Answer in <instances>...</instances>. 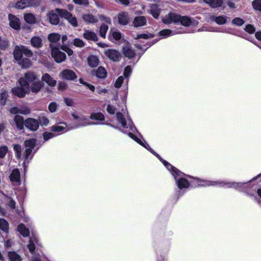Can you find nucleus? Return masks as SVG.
Here are the masks:
<instances>
[{
	"instance_id": "nucleus-54",
	"label": "nucleus",
	"mask_w": 261,
	"mask_h": 261,
	"mask_svg": "<svg viewBox=\"0 0 261 261\" xmlns=\"http://www.w3.org/2000/svg\"><path fill=\"white\" fill-rule=\"evenodd\" d=\"M245 31L249 34H253L255 31V29L252 24H247L245 28Z\"/></svg>"
},
{
	"instance_id": "nucleus-45",
	"label": "nucleus",
	"mask_w": 261,
	"mask_h": 261,
	"mask_svg": "<svg viewBox=\"0 0 261 261\" xmlns=\"http://www.w3.org/2000/svg\"><path fill=\"white\" fill-rule=\"evenodd\" d=\"M60 35L57 33H52L48 35V39L50 42H56L59 40Z\"/></svg>"
},
{
	"instance_id": "nucleus-29",
	"label": "nucleus",
	"mask_w": 261,
	"mask_h": 261,
	"mask_svg": "<svg viewBox=\"0 0 261 261\" xmlns=\"http://www.w3.org/2000/svg\"><path fill=\"white\" fill-rule=\"evenodd\" d=\"M82 18L85 22L89 23H94L98 21V19L90 14H84Z\"/></svg>"
},
{
	"instance_id": "nucleus-33",
	"label": "nucleus",
	"mask_w": 261,
	"mask_h": 261,
	"mask_svg": "<svg viewBox=\"0 0 261 261\" xmlns=\"http://www.w3.org/2000/svg\"><path fill=\"white\" fill-rule=\"evenodd\" d=\"M14 121L17 128L20 130L22 129L24 125L23 117L18 115H16L14 117Z\"/></svg>"
},
{
	"instance_id": "nucleus-57",
	"label": "nucleus",
	"mask_w": 261,
	"mask_h": 261,
	"mask_svg": "<svg viewBox=\"0 0 261 261\" xmlns=\"http://www.w3.org/2000/svg\"><path fill=\"white\" fill-rule=\"evenodd\" d=\"M124 81V77L123 76H120L116 80L115 83V87L117 88H119L121 87L122 83Z\"/></svg>"
},
{
	"instance_id": "nucleus-5",
	"label": "nucleus",
	"mask_w": 261,
	"mask_h": 261,
	"mask_svg": "<svg viewBox=\"0 0 261 261\" xmlns=\"http://www.w3.org/2000/svg\"><path fill=\"white\" fill-rule=\"evenodd\" d=\"M73 119L75 120V124L70 127L71 129L76 128L78 127L86 126L92 125H99V122H91L85 116L80 113L72 112L71 114Z\"/></svg>"
},
{
	"instance_id": "nucleus-25",
	"label": "nucleus",
	"mask_w": 261,
	"mask_h": 261,
	"mask_svg": "<svg viewBox=\"0 0 261 261\" xmlns=\"http://www.w3.org/2000/svg\"><path fill=\"white\" fill-rule=\"evenodd\" d=\"M118 22L122 25H126L128 23L129 17L128 13L125 12L120 13L118 16Z\"/></svg>"
},
{
	"instance_id": "nucleus-28",
	"label": "nucleus",
	"mask_w": 261,
	"mask_h": 261,
	"mask_svg": "<svg viewBox=\"0 0 261 261\" xmlns=\"http://www.w3.org/2000/svg\"><path fill=\"white\" fill-rule=\"evenodd\" d=\"M203 2L208 4L211 7L215 8L222 6L223 0H203Z\"/></svg>"
},
{
	"instance_id": "nucleus-42",
	"label": "nucleus",
	"mask_w": 261,
	"mask_h": 261,
	"mask_svg": "<svg viewBox=\"0 0 261 261\" xmlns=\"http://www.w3.org/2000/svg\"><path fill=\"white\" fill-rule=\"evenodd\" d=\"M28 0H20L16 4L15 7L18 9H23L27 7H29Z\"/></svg>"
},
{
	"instance_id": "nucleus-37",
	"label": "nucleus",
	"mask_w": 261,
	"mask_h": 261,
	"mask_svg": "<svg viewBox=\"0 0 261 261\" xmlns=\"http://www.w3.org/2000/svg\"><path fill=\"white\" fill-rule=\"evenodd\" d=\"M67 127L65 123L62 122L59 124L52 126L51 127V130L54 132H60L66 129Z\"/></svg>"
},
{
	"instance_id": "nucleus-20",
	"label": "nucleus",
	"mask_w": 261,
	"mask_h": 261,
	"mask_svg": "<svg viewBox=\"0 0 261 261\" xmlns=\"http://www.w3.org/2000/svg\"><path fill=\"white\" fill-rule=\"evenodd\" d=\"M147 20L144 16H139L135 17L133 23L135 27L144 26L146 24Z\"/></svg>"
},
{
	"instance_id": "nucleus-26",
	"label": "nucleus",
	"mask_w": 261,
	"mask_h": 261,
	"mask_svg": "<svg viewBox=\"0 0 261 261\" xmlns=\"http://www.w3.org/2000/svg\"><path fill=\"white\" fill-rule=\"evenodd\" d=\"M38 238L36 236H33L30 239L29 243L28 245V248L32 254H34L35 246L36 245L38 244Z\"/></svg>"
},
{
	"instance_id": "nucleus-46",
	"label": "nucleus",
	"mask_w": 261,
	"mask_h": 261,
	"mask_svg": "<svg viewBox=\"0 0 261 261\" xmlns=\"http://www.w3.org/2000/svg\"><path fill=\"white\" fill-rule=\"evenodd\" d=\"M13 149L15 152L16 156L18 159H20L21 156V147L19 144H15L13 145Z\"/></svg>"
},
{
	"instance_id": "nucleus-22",
	"label": "nucleus",
	"mask_w": 261,
	"mask_h": 261,
	"mask_svg": "<svg viewBox=\"0 0 261 261\" xmlns=\"http://www.w3.org/2000/svg\"><path fill=\"white\" fill-rule=\"evenodd\" d=\"M42 80L50 87H54L57 84V81L48 73H45L42 75Z\"/></svg>"
},
{
	"instance_id": "nucleus-44",
	"label": "nucleus",
	"mask_w": 261,
	"mask_h": 261,
	"mask_svg": "<svg viewBox=\"0 0 261 261\" xmlns=\"http://www.w3.org/2000/svg\"><path fill=\"white\" fill-rule=\"evenodd\" d=\"M108 25L105 24H102L100 27L99 34L100 36L105 38L106 37V33L108 30Z\"/></svg>"
},
{
	"instance_id": "nucleus-48",
	"label": "nucleus",
	"mask_w": 261,
	"mask_h": 261,
	"mask_svg": "<svg viewBox=\"0 0 261 261\" xmlns=\"http://www.w3.org/2000/svg\"><path fill=\"white\" fill-rule=\"evenodd\" d=\"M231 22L233 25L240 27L244 24L245 21L240 17H236L232 19Z\"/></svg>"
},
{
	"instance_id": "nucleus-3",
	"label": "nucleus",
	"mask_w": 261,
	"mask_h": 261,
	"mask_svg": "<svg viewBox=\"0 0 261 261\" xmlns=\"http://www.w3.org/2000/svg\"><path fill=\"white\" fill-rule=\"evenodd\" d=\"M19 84L23 85L29 93L31 91L34 93H38L43 86L39 80V76L34 72L25 73L23 77L19 79Z\"/></svg>"
},
{
	"instance_id": "nucleus-34",
	"label": "nucleus",
	"mask_w": 261,
	"mask_h": 261,
	"mask_svg": "<svg viewBox=\"0 0 261 261\" xmlns=\"http://www.w3.org/2000/svg\"><path fill=\"white\" fill-rule=\"evenodd\" d=\"M99 59L97 57L91 55L88 58V64L91 67H95L98 65Z\"/></svg>"
},
{
	"instance_id": "nucleus-15",
	"label": "nucleus",
	"mask_w": 261,
	"mask_h": 261,
	"mask_svg": "<svg viewBox=\"0 0 261 261\" xmlns=\"http://www.w3.org/2000/svg\"><path fill=\"white\" fill-rule=\"evenodd\" d=\"M9 24L11 27L16 30L20 29V22L19 19L12 14L9 15Z\"/></svg>"
},
{
	"instance_id": "nucleus-19",
	"label": "nucleus",
	"mask_w": 261,
	"mask_h": 261,
	"mask_svg": "<svg viewBox=\"0 0 261 261\" xmlns=\"http://www.w3.org/2000/svg\"><path fill=\"white\" fill-rule=\"evenodd\" d=\"M123 53L125 57L132 59L135 57V52L129 44H126L123 47Z\"/></svg>"
},
{
	"instance_id": "nucleus-38",
	"label": "nucleus",
	"mask_w": 261,
	"mask_h": 261,
	"mask_svg": "<svg viewBox=\"0 0 261 261\" xmlns=\"http://www.w3.org/2000/svg\"><path fill=\"white\" fill-rule=\"evenodd\" d=\"M8 255L10 261H21V257L16 252H9Z\"/></svg>"
},
{
	"instance_id": "nucleus-52",
	"label": "nucleus",
	"mask_w": 261,
	"mask_h": 261,
	"mask_svg": "<svg viewBox=\"0 0 261 261\" xmlns=\"http://www.w3.org/2000/svg\"><path fill=\"white\" fill-rule=\"evenodd\" d=\"M43 139L44 141H47L55 137L54 134L51 132H44L43 134Z\"/></svg>"
},
{
	"instance_id": "nucleus-14",
	"label": "nucleus",
	"mask_w": 261,
	"mask_h": 261,
	"mask_svg": "<svg viewBox=\"0 0 261 261\" xmlns=\"http://www.w3.org/2000/svg\"><path fill=\"white\" fill-rule=\"evenodd\" d=\"M60 77L64 80L73 81L77 78L76 74L72 70L65 69L61 72Z\"/></svg>"
},
{
	"instance_id": "nucleus-13",
	"label": "nucleus",
	"mask_w": 261,
	"mask_h": 261,
	"mask_svg": "<svg viewBox=\"0 0 261 261\" xmlns=\"http://www.w3.org/2000/svg\"><path fill=\"white\" fill-rule=\"evenodd\" d=\"M178 22H179L181 25L186 27H189L191 25L196 26L198 23V21L195 20L193 19H191V18L186 16H181L180 15Z\"/></svg>"
},
{
	"instance_id": "nucleus-35",
	"label": "nucleus",
	"mask_w": 261,
	"mask_h": 261,
	"mask_svg": "<svg viewBox=\"0 0 261 261\" xmlns=\"http://www.w3.org/2000/svg\"><path fill=\"white\" fill-rule=\"evenodd\" d=\"M24 19L27 23L30 24H35L37 22L35 16L30 13L24 14Z\"/></svg>"
},
{
	"instance_id": "nucleus-50",
	"label": "nucleus",
	"mask_w": 261,
	"mask_h": 261,
	"mask_svg": "<svg viewBox=\"0 0 261 261\" xmlns=\"http://www.w3.org/2000/svg\"><path fill=\"white\" fill-rule=\"evenodd\" d=\"M8 97V94L6 91H3L0 94V102L3 105H4L6 102Z\"/></svg>"
},
{
	"instance_id": "nucleus-10",
	"label": "nucleus",
	"mask_w": 261,
	"mask_h": 261,
	"mask_svg": "<svg viewBox=\"0 0 261 261\" xmlns=\"http://www.w3.org/2000/svg\"><path fill=\"white\" fill-rule=\"evenodd\" d=\"M51 55L57 63H61L66 59L65 54L61 51L57 47H53L52 48Z\"/></svg>"
},
{
	"instance_id": "nucleus-55",
	"label": "nucleus",
	"mask_w": 261,
	"mask_h": 261,
	"mask_svg": "<svg viewBox=\"0 0 261 261\" xmlns=\"http://www.w3.org/2000/svg\"><path fill=\"white\" fill-rule=\"evenodd\" d=\"M39 122L42 126H47L49 124V121L45 117H41L39 118Z\"/></svg>"
},
{
	"instance_id": "nucleus-49",
	"label": "nucleus",
	"mask_w": 261,
	"mask_h": 261,
	"mask_svg": "<svg viewBox=\"0 0 261 261\" xmlns=\"http://www.w3.org/2000/svg\"><path fill=\"white\" fill-rule=\"evenodd\" d=\"M252 4L254 9L261 12V0H254Z\"/></svg>"
},
{
	"instance_id": "nucleus-30",
	"label": "nucleus",
	"mask_w": 261,
	"mask_h": 261,
	"mask_svg": "<svg viewBox=\"0 0 261 261\" xmlns=\"http://www.w3.org/2000/svg\"><path fill=\"white\" fill-rule=\"evenodd\" d=\"M227 18V17L225 15H221L219 16H213L211 17V19L219 25H222L226 23Z\"/></svg>"
},
{
	"instance_id": "nucleus-51",
	"label": "nucleus",
	"mask_w": 261,
	"mask_h": 261,
	"mask_svg": "<svg viewBox=\"0 0 261 261\" xmlns=\"http://www.w3.org/2000/svg\"><path fill=\"white\" fill-rule=\"evenodd\" d=\"M132 70L131 69L130 66H127L124 69V72H123V76L125 79H127V81H128V79L130 75L132 73Z\"/></svg>"
},
{
	"instance_id": "nucleus-18",
	"label": "nucleus",
	"mask_w": 261,
	"mask_h": 261,
	"mask_svg": "<svg viewBox=\"0 0 261 261\" xmlns=\"http://www.w3.org/2000/svg\"><path fill=\"white\" fill-rule=\"evenodd\" d=\"M179 33H181V32L176 30L172 31L169 29H164L160 31L159 34L163 38H165Z\"/></svg>"
},
{
	"instance_id": "nucleus-64",
	"label": "nucleus",
	"mask_w": 261,
	"mask_h": 261,
	"mask_svg": "<svg viewBox=\"0 0 261 261\" xmlns=\"http://www.w3.org/2000/svg\"><path fill=\"white\" fill-rule=\"evenodd\" d=\"M149 37V35L146 34H139L136 37V39H147Z\"/></svg>"
},
{
	"instance_id": "nucleus-1",
	"label": "nucleus",
	"mask_w": 261,
	"mask_h": 261,
	"mask_svg": "<svg viewBox=\"0 0 261 261\" xmlns=\"http://www.w3.org/2000/svg\"><path fill=\"white\" fill-rule=\"evenodd\" d=\"M107 110L110 114L116 113V120L121 124V127L123 129V132L124 133L127 134L130 138L143 146L150 152H153V150L144 140L142 138L141 135L138 132L125 108H122L121 112H120L115 106L108 105Z\"/></svg>"
},
{
	"instance_id": "nucleus-17",
	"label": "nucleus",
	"mask_w": 261,
	"mask_h": 261,
	"mask_svg": "<svg viewBox=\"0 0 261 261\" xmlns=\"http://www.w3.org/2000/svg\"><path fill=\"white\" fill-rule=\"evenodd\" d=\"M92 73L99 79H105L107 75L106 70L102 66L99 67L96 70H92Z\"/></svg>"
},
{
	"instance_id": "nucleus-11",
	"label": "nucleus",
	"mask_w": 261,
	"mask_h": 261,
	"mask_svg": "<svg viewBox=\"0 0 261 261\" xmlns=\"http://www.w3.org/2000/svg\"><path fill=\"white\" fill-rule=\"evenodd\" d=\"M105 54L108 58L114 62L119 61L121 58L120 53L115 49H107L105 51Z\"/></svg>"
},
{
	"instance_id": "nucleus-40",
	"label": "nucleus",
	"mask_w": 261,
	"mask_h": 261,
	"mask_svg": "<svg viewBox=\"0 0 261 261\" xmlns=\"http://www.w3.org/2000/svg\"><path fill=\"white\" fill-rule=\"evenodd\" d=\"M31 43L32 46L36 48L40 47L42 46V40L39 37H33L31 40Z\"/></svg>"
},
{
	"instance_id": "nucleus-27",
	"label": "nucleus",
	"mask_w": 261,
	"mask_h": 261,
	"mask_svg": "<svg viewBox=\"0 0 261 261\" xmlns=\"http://www.w3.org/2000/svg\"><path fill=\"white\" fill-rule=\"evenodd\" d=\"M152 16L155 19H158L160 15L161 10L156 5H151L150 10L148 11Z\"/></svg>"
},
{
	"instance_id": "nucleus-61",
	"label": "nucleus",
	"mask_w": 261,
	"mask_h": 261,
	"mask_svg": "<svg viewBox=\"0 0 261 261\" xmlns=\"http://www.w3.org/2000/svg\"><path fill=\"white\" fill-rule=\"evenodd\" d=\"M8 199H9V202H8V205L9 206L13 208V209H14L15 208V202L14 200H13L11 197H8Z\"/></svg>"
},
{
	"instance_id": "nucleus-43",
	"label": "nucleus",
	"mask_w": 261,
	"mask_h": 261,
	"mask_svg": "<svg viewBox=\"0 0 261 261\" xmlns=\"http://www.w3.org/2000/svg\"><path fill=\"white\" fill-rule=\"evenodd\" d=\"M110 37H111L110 39L112 41H114V40L118 41L121 38V34L120 33V32H119L117 31H111V36Z\"/></svg>"
},
{
	"instance_id": "nucleus-6",
	"label": "nucleus",
	"mask_w": 261,
	"mask_h": 261,
	"mask_svg": "<svg viewBox=\"0 0 261 261\" xmlns=\"http://www.w3.org/2000/svg\"><path fill=\"white\" fill-rule=\"evenodd\" d=\"M30 57L32 56L33 53L27 47L20 45L16 46L13 51V56L15 60L17 61L22 58V55Z\"/></svg>"
},
{
	"instance_id": "nucleus-2",
	"label": "nucleus",
	"mask_w": 261,
	"mask_h": 261,
	"mask_svg": "<svg viewBox=\"0 0 261 261\" xmlns=\"http://www.w3.org/2000/svg\"><path fill=\"white\" fill-rule=\"evenodd\" d=\"M194 182L195 186H218L220 187L225 188H232L241 192L246 193L248 195H251L247 191V186L246 184L247 182H237L227 181H209L206 180L201 179L198 178H193V181H191Z\"/></svg>"
},
{
	"instance_id": "nucleus-9",
	"label": "nucleus",
	"mask_w": 261,
	"mask_h": 261,
	"mask_svg": "<svg viewBox=\"0 0 261 261\" xmlns=\"http://www.w3.org/2000/svg\"><path fill=\"white\" fill-rule=\"evenodd\" d=\"M180 15L174 12L169 13L162 18V22L166 24L178 23Z\"/></svg>"
},
{
	"instance_id": "nucleus-58",
	"label": "nucleus",
	"mask_w": 261,
	"mask_h": 261,
	"mask_svg": "<svg viewBox=\"0 0 261 261\" xmlns=\"http://www.w3.org/2000/svg\"><path fill=\"white\" fill-rule=\"evenodd\" d=\"M73 2L77 5H84L87 6L89 5L88 0H73Z\"/></svg>"
},
{
	"instance_id": "nucleus-31",
	"label": "nucleus",
	"mask_w": 261,
	"mask_h": 261,
	"mask_svg": "<svg viewBox=\"0 0 261 261\" xmlns=\"http://www.w3.org/2000/svg\"><path fill=\"white\" fill-rule=\"evenodd\" d=\"M10 179L12 182H19L20 181V172L18 169H14L10 175Z\"/></svg>"
},
{
	"instance_id": "nucleus-32",
	"label": "nucleus",
	"mask_w": 261,
	"mask_h": 261,
	"mask_svg": "<svg viewBox=\"0 0 261 261\" xmlns=\"http://www.w3.org/2000/svg\"><path fill=\"white\" fill-rule=\"evenodd\" d=\"M10 112L11 114H16L20 113L24 115L28 114L30 113V110L27 108H18L17 107L12 108Z\"/></svg>"
},
{
	"instance_id": "nucleus-12",
	"label": "nucleus",
	"mask_w": 261,
	"mask_h": 261,
	"mask_svg": "<svg viewBox=\"0 0 261 261\" xmlns=\"http://www.w3.org/2000/svg\"><path fill=\"white\" fill-rule=\"evenodd\" d=\"M24 125L32 131H36L39 127V122L35 119L29 118L24 121Z\"/></svg>"
},
{
	"instance_id": "nucleus-24",
	"label": "nucleus",
	"mask_w": 261,
	"mask_h": 261,
	"mask_svg": "<svg viewBox=\"0 0 261 261\" xmlns=\"http://www.w3.org/2000/svg\"><path fill=\"white\" fill-rule=\"evenodd\" d=\"M89 118L91 120H95V122H98L99 124H103L101 122L105 120V116L101 113H92L90 114Z\"/></svg>"
},
{
	"instance_id": "nucleus-23",
	"label": "nucleus",
	"mask_w": 261,
	"mask_h": 261,
	"mask_svg": "<svg viewBox=\"0 0 261 261\" xmlns=\"http://www.w3.org/2000/svg\"><path fill=\"white\" fill-rule=\"evenodd\" d=\"M83 37L85 39L89 41H96L97 40L96 34L94 32L89 30H85Z\"/></svg>"
},
{
	"instance_id": "nucleus-8",
	"label": "nucleus",
	"mask_w": 261,
	"mask_h": 261,
	"mask_svg": "<svg viewBox=\"0 0 261 261\" xmlns=\"http://www.w3.org/2000/svg\"><path fill=\"white\" fill-rule=\"evenodd\" d=\"M36 144V139H32L24 141L25 145V161L24 164L27 163V160L30 159V155L32 153L34 147ZM31 158H30V159Z\"/></svg>"
},
{
	"instance_id": "nucleus-59",
	"label": "nucleus",
	"mask_w": 261,
	"mask_h": 261,
	"mask_svg": "<svg viewBox=\"0 0 261 261\" xmlns=\"http://www.w3.org/2000/svg\"><path fill=\"white\" fill-rule=\"evenodd\" d=\"M29 7H37L40 4V2L39 0H28Z\"/></svg>"
},
{
	"instance_id": "nucleus-21",
	"label": "nucleus",
	"mask_w": 261,
	"mask_h": 261,
	"mask_svg": "<svg viewBox=\"0 0 261 261\" xmlns=\"http://www.w3.org/2000/svg\"><path fill=\"white\" fill-rule=\"evenodd\" d=\"M59 15L58 13H56L53 11H49L47 13V16L49 18L50 23L54 25H57L59 22V18L58 16Z\"/></svg>"
},
{
	"instance_id": "nucleus-53",
	"label": "nucleus",
	"mask_w": 261,
	"mask_h": 261,
	"mask_svg": "<svg viewBox=\"0 0 261 261\" xmlns=\"http://www.w3.org/2000/svg\"><path fill=\"white\" fill-rule=\"evenodd\" d=\"M8 152V147L6 146H0V158H4Z\"/></svg>"
},
{
	"instance_id": "nucleus-16",
	"label": "nucleus",
	"mask_w": 261,
	"mask_h": 261,
	"mask_svg": "<svg viewBox=\"0 0 261 261\" xmlns=\"http://www.w3.org/2000/svg\"><path fill=\"white\" fill-rule=\"evenodd\" d=\"M20 87H15L12 89L13 94L18 96L19 97H23L26 93H29L27 89L24 88L21 84H19Z\"/></svg>"
},
{
	"instance_id": "nucleus-62",
	"label": "nucleus",
	"mask_w": 261,
	"mask_h": 261,
	"mask_svg": "<svg viewBox=\"0 0 261 261\" xmlns=\"http://www.w3.org/2000/svg\"><path fill=\"white\" fill-rule=\"evenodd\" d=\"M61 49L64 50V51L66 52L67 54L69 55V56H71L73 54V50L69 48H68L67 47H66V46H62L61 47Z\"/></svg>"
},
{
	"instance_id": "nucleus-7",
	"label": "nucleus",
	"mask_w": 261,
	"mask_h": 261,
	"mask_svg": "<svg viewBox=\"0 0 261 261\" xmlns=\"http://www.w3.org/2000/svg\"><path fill=\"white\" fill-rule=\"evenodd\" d=\"M56 12L58 13L61 17L67 19L69 23H70L73 27H77L78 23L76 17L73 16L70 13H69L67 10L60 9H56Z\"/></svg>"
},
{
	"instance_id": "nucleus-47",
	"label": "nucleus",
	"mask_w": 261,
	"mask_h": 261,
	"mask_svg": "<svg viewBox=\"0 0 261 261\" xmlns=\"http://www.w3.org/2000/svg\"><path fill=\"white\" fill-rule=\"evenodd\" d=\"M73 44L77 47L82 48L85 45V43L79 38H75L73 41Z\"/></svg>"
},
{
	"instance_id": "nucleus-63",
	"label": "nucleus",
	"mask_w": 261,
	"mask_h": 261,
	"mask_svg": "<svg viewBox=\"0 0 261 261\" xmlns=\"http://www.w3.org/2000/svg\"><path fill=\"white\" fill-rule=\"evenodd\" d=\"M58 87L59 90H63L66 88L67 84L65 82H59L58 84Z\"/></svg>"
},
{
	"instance_id": "nucleus-39",
	"label": "nucleus",
	"mask_w": 261,
	"mask_h": 261,
	"mask_svg": "<svg viewBox=\"0 0 261 261\" xmlns=\"http://www.w3.org/2000/svg\"><path fill=\"white\" fill-rule=\"evenodd\" d=\"M17 63L23 68H29L31 66V61L27 58H21L17 61Z\"/></svg>"
},
{
	"instance_id": "nucleus-60",
	"label": "nucleus",
	"mask_w": 261,
	"mask_h": 261,
	"mask_svg": "<svg viewBox=\"0 0 261 261\" xmlns=\"http://www.w3.org/2000/svg\"><path fill=\"white\" fill-rule=\"evenodd\" d=\"M64 101L68 107H72L74 105V101L72 98L65 97L64 98Z\"/></svg>"
},
{
	"instance_id": "nucleus-41",
	"label": "nucleus",
	"mask_w": 261,
	"mask_h": 261,
	"mask_svg": "<svg viewBox=\"0 0 261 261\" xmlns=\"http://www.w3.org/2000/svg\"><path fill=\"white\" fill-rule=\"evenodd\" d=\"M0 229L6 233L8 232L9 224L4 219L0 218Z\"/></svg>"
},
{
	"instance_id": "nucleus-4",
	"label": "nucleus",
	"mask_w": 261,
	"mask_h": 261,
	"mask_svg": "<svg viewBox=\"0 0 261 261\" xmlns=\"http://www.w3.org/2000/svg\"><path fill=\"white\" fill-rule=\"evenodd\" d=\"M155 155L164 164L166 168L171 172L176 181V184L180 190L187 189L190 182L185 178V174L177 169L174 168L172 165L164 160L161 157L153 150L151 152Z\"/></svg>"
},
{
	"instance_id": "nucleus-56",
	"label": "nucleus",
	"mask_w": 261,
	"mask_h": 261,
	"mask_svg": "<svg viewBox=\"0 0 261 261\" xmlns=\"http://www.w3.org/2000/svg\"><path fill=\"white\" fill-rule=\"evenodd\" d=\"M57 109V104L55 102H51L49 104L48 110L50 112L54 113Z\"/></svg>"
},
{
	"instance_id": "nucleus-36",
	"label": "nucleus",
	"mask_w": 261,
	"mask_h": 261,
	"mask_svg": "<svg viewBox=\"0 0 261 261\" xmlns=\"http://www.w3.org/2000/svg\"><path fill=\"white\" fill-rule=\"evenodd\" d=\"M18 231L24 237H28L30 234V231L23 224H20L17 227Z\"/></svg>"
}]
</instances>
